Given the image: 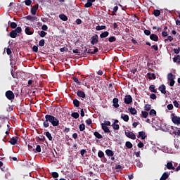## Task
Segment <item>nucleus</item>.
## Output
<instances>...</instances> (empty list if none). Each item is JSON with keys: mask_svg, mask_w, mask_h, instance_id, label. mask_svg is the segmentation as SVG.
Instances as JSON below:
<instances>
[{"mask_svg": "<svg viewBox=\"0 0 180 180\" xmlns=\"http://www.w3.org/2000/svg\"><path fill=\"white\" fill-rule=\"evenodd\" d=\"M50 124H51L53 127H57V126L60 124V121L58 120V119H57V117L51 115H46L45 120H44L43 122V126L44 127H45V129H47V127L50 126Z\"/></svg>", "mask_w": 180, "mask_h": 180, "instance_id": "nucleus-1", "label": "nucleus"}, {"mask_svg": "<svg viewBox=\"0 0 180 180\" xmlns=\"http://www.w3.org/2000/svg\"><path fill=\"white\" fill-rule=\"evenodd\" d=\"M18 33H22V27H17L15 30H13L10 32L9 36L11 39H16L18 37Z\"/></svg>", "mask_w": 180, "mask_h": 180, "instance_id": "nucleus-2", "label": "nucleus"}, {"mask_svg": "<svg viewBox=\"0 0 180 180\" xmlns=\"http://www.w3.org/2000/svg\"><path fill=\"white\" fill-rule=\"evenodd\" d=\"M113 34H115V36H119L120 34V25H117V23L114 22L113 23Z\"/></svg>", "mask_w": 180, "mask_h": 180, "instance_id": "nucleus-3", "label": "nucleus"}, {"mask_svg": "<svg viewBox=\"0 0 180 180\" xmlns=\"http://www.w3.org/2000/svg\"><path fill=\"white\" fill-rule=\"evenodd\" d=\"M5 95L8 101H13V99H15V94H13V91L11 90L6 91Z\"/></svg>", "mask_w": 180, "mask_h": 180, "instance_id": "nucleus-4", "label": "nucleus"}, {"mask_svg": "<svg viewBox=\"0 0 180 180\" xmlns=\"http://www.w3.org/2000/svg\"><path fill=\"white\" fill-rule=\"evenodd\" d=\"M172 122L174 124H176L177 126H179V124H180V117H178V116L175 115V113H172Z\"/></svg>", "mask_w": 180, "mask_h": 180, "instance_id": "nucleus-5", "label": "nucleus"}, {"mask_svg": "<svg viewBox=\"0 0 180 180\" xmlns=\"http://www.w3.org/2000/svg\"><path fill=\"white\" fill-rule=\"evenodd\" d=\"M133 102V97H131L130 95H126L124 98V103L126 105H130Z\"/></svg>", "mask_w": 180, "mask_h": 180, "instance_id": "nucleus-6", "label": "nucleus"}, {"mask_svg": "<svg viewBox=\"0 0 180 180\" xmlns=\"http://www.w3.org/2000/svg\"><path fill=\"white\" fill-rule=\"evenodd\" d=\"M92 81V76H89V78L84 79L82 80V85L84 86H87V88H89V82Z\"/></svg>", "mask_w": 180, "mask_h": 180, "instance_id": "nucleus-7", "label": "nucleus"}, {"mask_svg": "<svg viewBox=\"0 0 180 180\" xmlns=\"http://www.w3.org/2000/svg\"><path fill=\"white\" fill-rule=\"evenodd\" d=\"M125 136H127L128 139H131V140H136V134L130 131H125Z\"/></svg>", "mask_w": 180, "mask_h": 180, "instance_id": "nucleus-8", "label": "nucleus"}, {"mask_svg": "<svg viewBox=\"0 0 180 180\" xmlns=\"http://www.w3.org/2000/svg\"><path fill=\"white\" fill-rule=\"evenodd\" d=\"M25 34H27V36H32L33 33H34V30L30 27H26L25 30Z\"/></svg>", "mask_w": 180, "mask_h": 180, "instance_id": "nucleus-9", "label": "nucleus"}, {"mask_svg": "<svg viewBox=\"0 0 180 180\" xmlns=\"http://www.w3.org/2000/svg\"><path fill=\"white\" fill-rule=\"evenodd\" d=\"M140 137H141V140H146V139H147V135L144 131H141L139 132L138 139H140Z\"/></svg>", "mask_w": 180, "mask_h": 180, "instance_id": "nucleus-10", "label": "nucleus"}, {"mask_svg": "<svg viewBox=\"0 0 180 180\" xmlns=\"http://www.w3.org/2000/svg\"><path fill=\"white\" fill-rule=\"evenodd\" d=\"M39 9V4H35L31 8L32 15H36L37 10Z\"/></svg>", "mask_w": 180, "mask_h": 180, "instance_id": "nucleus-11", "label": "nucleus"}, {"mask_svg": "<svg viewBox=\"0 0 180 180\" xmlns=\"http://www.w3.org/2000/svg\"><path fill=\"white\" fill-rule=\"evenodd\" d=\"M92 49H88L87 54H96V53H98V48L93 46Z\"/></svg>", "mask_w": 180, "mask_h": 180, "instance_id": "nucleus-12", "label": "nucleus"}, {"mask_svg": "<svg viewBox=\"0 0 180 180\" xmlns=\"http://www.w3.org/2000/svg\"><path fill=\"white\" fill-rule=\"evenodd\" d=\"M98 34H94L93 37H91V44H96V43H98Z\"/></svg>", "mask_w": 180, "mask_h": 180, "instance_id": "nucleus-13", "label": "nucleus"}, {"mask_svg": "<svg viewBox=\"0 0 180 180\" xmlns=\"http://www.w3.org/2000/svg\"><path fill=\"white\" fill-rule=\"evenodd\" d=\"M18 140H19V138L18 136L15 137H13L10 139L9 143L12 145V146H15V144L18 143Z\"/></svg>", "mask_w": 180, "mask_h": 180, "instance_id": "nucleus-14", "label": "nucleus"}, {"mask_svg": "<svg viewBox=\"0 0 180 180\" xmlns=\"http://www.w3.org/2000/svg\"><path fill=\"white\" fill-rule=\"evenodd\" d=\"M167 87L164 84H161L159 86V91H160L161 94H163V95H165L167 94Z\"/></svg>", "mask_w": 180, "mask_h": 180, "instance_id": "nucleus-15", "label": "nucleus"}, {"mask_svg": "<svg viewBox=\"0 0 180 180\" xmlns=\"http://www.w3.org/2000/svg\"><path fill=\"white\" fill-rule=\"evenodd\" d=\"M105 154L106 155H108V157H111V160L112 161H113V152L112 151V150L107 149L105 150Z\"/></svg>", "mask_w": 180, "mask_h": 180, "instance_id": "nucleus-16", "label": "nucleus"}, {"mask_svg": "<svg viewBox=\"0 0 180 180\" xmlns=\"http://www.w3.org/2000/svg\"><path fill=\"white\" fill-rule=\"evenodd\" d=\"M77 96H79V98H82L83 99L85 98V92H84L83 91L81 90H78L77 92Z\"/></svg>", "mask_w": 180, "mask_h": 180, "instance_id": "nucleus-17", "label": "nucleus"}, {"mask_svg": "<svg viewBox=\"0 0 180 180\" xmlns=\"http://www.w3.org/2000/svg\"><path fill=\"white\" fill-rule=\"evenodd\" d=\"M150 40H153V41H158V36L155 34H151L150 35Z\"/></svg>", "mask_w": 180, "mask_h": 180, "instance_id": "nucleus-18", "label": "nucleus"}, {"mask_svg": "<svg viewBox=\"0 0 180 180\" xmlns=\"http://www.w3.org/2000/svg\"><path fill=\"white\" fill-rule=\"evenodd\" d=\"M147 76H148V78H149V79H155L157 78V77L155 76V74L154 73L148 72L147 73Z\"/></svg>", "mask_w": 180, "mask_h": 180, "instance_id": "nucleus-19", "label": "nucleus"}, {"mask_svg": "<svg viewBox=\"0 0 180 180\" xmlns=\"http://www.w3.org/2000/svg\"><path fill=\"white\" fill-rule=\"evenodd\" d=\"M114 108H119V99L117 98H113Z\"/></svg>", "mask_w": 180, "mask_h": 180, "instance_id": "nucleus-20", "label": "nucleus"}, {"mask_svg": "<svg viewBox=\"0 0 180 180\" xmlns=\"http://www.w3.org/2000/svg\"><path fill=\"white\" fill-rule=\"evenodd\" d=\"M172 129L173 131V134H175V136H180V130L179 129L177 131H176V129H178V127H175L174 129V127H172Z\"/></svg>", "mask_w": 180, "mask_h": 180, "instance_id": "nucleus-21", "label": "nucleus"}, {"mask_svg": "<svg viewBox=\"0 0 180 180\" xmlns=\"http://www.w3.org/2000/svg\"><path fill=\"white\" fill-rule=\"evenodd\" d=\"M59 18L61 20H63V22H67V20H68V18L64 14H60Z\"/></svg>", "mask_w": 180, "mask_h": 180, "instance_id": "nucleus-22", "label": "nucleus"}, {"mask_svg": "<svg viewBox=\"0 0 180 180\" xmlns=\"http://www.w3.org/2000/svg\"><path fill=\"white\" fill-rule=\"evenodd\" d=\"M45 136L47 137V139H48V140H49V141H53V136H51V134L50 133V131H46L45 134Z\"/></svg>", "mask_w": 180, "mask_h": 180, "instance_id": "nucleus-23", "label": "nucleus"}, {"mask_svg": "<svg viewBox=\"0 0 180 180\" xmlns=\"http://www.w3.org/2000/svg\"><path fill=\"white\" fill-rule=\"evenodd\" d=\"M174 63H176L177 64H180V56L177 55L176 56L173 58Z\"/></svg>", "mask_w": 180, "mask_h": 180, "instance_id": "nucleus-24", "label": "nucleus"}, {"mask_svg": "<svg viewBox=\"0 0 180 180\" xmlns=\"http://www.w3.org/2000/svg\"><path fill=\"white\" fill-rule=\"evenodd\" d=\"M129 110L131 115H137V110L136 108H133L132 107L129 108Z\"/></svg>", "mask_w": 180, "mask_h": 180, "instance_id": "nucleus-25", "label": "nucleus"}, {"mask_svg": "<svg viewBox=\"0 0 180 180\" xmlns=\"http://www.w3.org/2000/svg\"><path fill=\"white\" fill-rule=\"evenodd\" d=\"M108 36H109V32L108 31H105L100 34L101 39H105V37H108Z\"/></svg>", "mask_w": 180, "mask_h": 180, "instance_id": "nucleus-26", "label": "nucleus"}, {"mask_svg": "<svg viewBox=\"0 0 180 180\" xmlns=\"http://www.w3.org/2000/svg\"><path fill=\"white\" fill-rule=\"evenodd\" d=\"M149 89L150 92H153L154 94H157V89H155V85L152 84L149 86Z\"/></svg>", "mask_w": 180, "mask_h": 180, "instance_id": "nucleus-27", "label": "nucleus"}, {"mask_svg": "<svg viewBox=\"0 0 180 180\" xmlns=\"http://www.w3.org/2000/svg\"><path fill=\"white\" fill-rule=\"evenodd\" d=\"M169 174L167 172H164L162 176L160 177V180H167L168 179Z\"/></svg>", "mask_w": 180, "mask_h": 180, "instance_id": "nucleus-28", "label": "nucleus"}, {"mask_svg": "<svg viewBox=\"0 0 180 180\" xmlns=\"http://www.w3.org/2000/svg\"><path fill=\"white\" fill-rule=\"evenodd\" d=\"M167 169H175V167L172 165V162H169L167 164Z\"/></svg>", "mask_w": 180, "mask_h": 180, "instance_id": "nucleus-29", "label": "nucleus"}, {"mask_svg": "<svg viewBox=\"0 0 180 180\" xmlns=\"http://www.w3.org/2000/svg\"><path fill=\"white\" fill-rule=\"evenodd\" d=\"M80 103H81L79 102V101H78L77 98L73 100V105L75 108H79Z\"/></svg>", "mask_w": 180, "mask_h": 180, "instance_id": "nucleus-30", "label": "nucleus"}, {"mask_svg": "<svg viewBox=\"0 0 180 180\" xmlns=\"http://www.w3.org/2000/svg\"><path fill=\"white\" fill-rule=\"evenodd\" d=\"M105 29H106V26H105V25H97L96 27V30H98V31H99V30H105Z\"/></svg>", "mask_w": 180, "mask_h": 180, "instance_id": "nucleus-31", "label": "nucleus"}, {"mask_svg": "<svg viewBox=\"0 0 180 180\" xmlns=\"http://www.w3.org/2000/svg\"><path fill=\"white\" fill-rule=\"evenodd\" d=\"M153 15L156 18H158V16H160V15H161V11L160 10H154L153 11Z\"/></svg>", "mask_w": 180, "mask_h": 180, "instance_id": "nucleus-32", "label": "nucleus"}, {"mask_svg": "<svg viewBox=\"0 0 180 180\" xmlns=\"http://www.w3.org/2000/svg\"><path fill=\"white\" fill-rule=\"evenodd\" d=\"M120 169H122V166L120 165H117L113 171L114 172H120Z\"/></svg>", "mask_w": 180, "mask_h": 180, "instance_id": "nucleus-33", "label": "nucleus"}, {"mask_svg": "<svg viewBox=\"0 0 180 180\" xmlns=\"http://www.w3.org/2000/svg\"><path fill=\"white\" fill-rule=\"evenodd\" d=\"M101 127L103 130L105 131V133H110V130L109 129V127L105 125H101Z\"/></svg>", "mask_w": 180, "mask_h": 180, "instance_id": "nucleus-34", "label": "nucleus"}, {"mask_svg": "<svg viewBox=\"0 0 180 180\" xmlns=\"http://www.w3.org/2000/svg\"><path fill=\"white\" fill-rule=\"evenodd\" d=\"M167 79H168L169 81H171V80H172V79H175V76H174V75L170 72V73H169V74L167 75Z\"/></svg>", "mask_w": 180, "mask_h": 180, "instance_id": "nucleus-35", "label": "nucleus"}, {"mask_svg": "<svg viewBox=\"0 0 180 180\" xmlns=\"http://www.w3.org/2000/svg\"><path fill=\"white\" fill-rule=\"evenodd\" d=\"M125 146L127 148H133V143L130 141H127L125 143Z\"/></svg>", "mask_w": 180, "mask_h": 180, "instance_id": "nucleus-36", "label": "nucleus"}, {"mask_svg": "<svg viewBox=\"0 0 180 180\" xmlns=\"http://www.w3.org/2000/svg\"><path fill=\"white\" fill-rule=\"evenodd\" d=\"M121 118L124 120V122H129V115L122 114Z\"/></svg>", "mask_w": 180, "mask_h": 180, "instance_id": "nucleus-37", "label": "nucleus"}, {"mask_svg": "<svg viewBox=\"0 0 180 180\" xmlns=\"http://www.w3.org/2000/svg\"><path fill=\"white\" fill-rule=\"evenodd\" d=\"M72 117H73L74 119H78V117H79V113L78 112H72L71 114Z\"/></svg>", "mask_w": 180, "mask_h": 180, "instance_id": "nucleus-38", "label": "nucleus"}, {"mask_svg": "<svg viewBox=\"0 0 180 180\" xmlns=\"http://www.w3.org/2000/svg\"><path fill=\"white\" fill-rule=\"evenodd\" d=\"M141 115L142 117H143L144 119H147V117H148V112L146 111H141Z\"/></svg>", "mask_w": 180, "mask_h": 180, "instance_id": "nucleus-39", "label": "nucleus"}, {"mask_svg": "<svg viewBox=\"0 0 180 180\" xmlns=\"http://www.w3.org/2000/svg\"><path fill=\"white\" fill-rule=\"evenodd\" d=\"M94 136H95V137H96V139H103V136H102V135H101V134H99V132H98V131H95V132H94Z\"/></svg>", "mask_w": 180, "mask_h": 180, "instance_id": "nucleus-40", "label": "nucleus"}, {"mask_svg": "<svg viewBox=\"0 0 180 180\" xmlns=\"http://www.w3.org/2000/svg\"><path fill=\"white\" fill-rule=\"evenodd\" d=\"M79 129L80 131H84V130H85V124H80L79 126Z\"/></svg>", "mask_w": 180, "mask_h": 180, "instance_id": "nucleus-41", "label": "nucleus"}, {"mask_svg": "<svg viewBox=\"0 0 180 180\" xmlns=\"http://www.w3.org/2000/svg\"><path fill=\"white\" fill-rule=\"evenodd\" d=\"M10 26L11 29H16V27H18V24H16L15 22H12L10 23Z\"/></svg>", "mask_w": 180, "mask_h": 180, "instance_id": "nucleus-42", "label": "nucleus"}, {"mask_svg": "<svg viewBox=\"0 0 180 180\" xmlns=\"http://www.w3.org/2000/svg\"><path fill=\"white\" fill-rule=\"evenodd\" d=\"M44 44H46V41L44 39H41L39 41V46L40 47H44Z\"/></svg>", "mask_w": 180, "mask_h": 180, "instance_id": "nucleus-43", "label": "nucleus"}, {"mask_svg": "<svg viewBox=\"0 0 180 180\" xmlns=\"http://www.w3.org/2000/svg\"><path fill=\"white\" fill-rule=\"evenodd\" d=\"M149 115L150 116H156L157 115V111H155V110H154V109H152V110H150V111L149 112Z\"/></svg>", "mask_w": 180, "mask_h": 180, "instance_id": "nucleus-44", "label": "nucleus"}, {"mask_svg": "<svg viewBox=\"0 0 180 180\" xmlns=\"http://www.w3.org/2000/svg\"><path fill=\"white\" fill-rule=\"evenodd\" d=\"M98 157H99V158H103V157H105V153L102 150H99L98 153Z\"/></svg>", "mask_w": 180, "mask_h": 180, "instance_id": "nucleus-45", "label": "nucleus"}, {"mask_svg": "<svg viewBox=\"0 0 180 180\" xmlns=\"http://www.w3.org/2000/svg\"><path fill=\"white\" fill-rule=\"evenodd\" d=\"M72 80L74 81V82H76V84H77L78 85H81V82L76 77H73Z\"/></svg>", "mask_w": 180, "mask_h": 180, "instance_id": "nucleus-46", "label": "nucleus"}, {"mask_svg": "<svg viewBox=\"0 0 180 180\" xmlns=\"http://www.w3.org/2000/svg\"><path fill=\"white\" fill-rule=\"evenodd\" d=\"M27 147H28V150H30V151H35V150L34 149H33V147H34V144H28V146H27Z\"/></svg>", "mask_w": 180, "mask_h": 180, "instance_id": "nucleus-47", "label": "nucleus"}, {"mask_svg": "<svg viewBox=\"0 0 180 180\" xmlns=\"http://www.w3.org/2000/svg\"><path fill=\"white\" fill-rule=\"evenodd\" d=\"M84 6L85 8H91V6H92V3L87 0V3L85 4Z\"/></svg>", "mask_w": 180, "mask_h": 180, "instance_id": "nucleus-48", "label": "nucleus"}, {"mask_svg": "<svg viewBox=\"0 0 180 180\" xmlns=\"http://www.w3.org/2000/svg\"><path fill=\"white\" fill-rule=\"evenodd\" d=\"M145 110H146V112L150 111V110L151 109V105L150 104H146L144 107Z\"/></svg>", "mask_w": 180, "mask_h": 180, "instance_id": "nucleus-49", "label": "nucleus"}, {"mask_svg": "<svg viewBox=\"0 0 180 180\" xmlns=\"http://www.w3.org/2000/svg\"><path fill=\"white\" fill-rule=\"evenodd\" d=\"M143 32L146 36H151V31H150L149 30H145Z\"/></svg>", "mask_w": 180, "mask_h": 180, "instance_id": "nucleus-50", "label": "nucleus"}, {"mask_svg": "<svg viewBox=\"0 0 180 180\" xmlns=\"http://www.w3.org/2000/svg\"><path fill=\"white\" fill-rule=\"evenodd\" d=\"M46 34H47V32L44 31H41L39 33L40 37H46Z\"/></svg>", "mask_w": 180, "mask_h": 180, "instance_id": "nucleus-51", "label": "nucleus"}, {"mask_svg": "<svg viewBox=\"0 0 180 180\" xmlns=\"http://www.w3.org/2000/svg\"><path fill=\"white\" fill-rule=\"evenodd\" d=\"M35 150L37 153H41V146H40V145H37Z\"/></svg>", "mask_w": 180, "mask_h": 180, "instance_id": "nucleus-52", "label": "nucleus"}, {"mask_svg": "<svg viewBox=\"0 0 180 180\" xmlns=\"http://www.w3.org/2000/svg\"><path fill=\"white\" fill-rule=\"evenodd\" d=\"M119 129H120V127L119 126V124L113 123V129L114 130H119Z\"/></svg>", "mask_w": 180, "mask_h": 180, "instance_id": "nucleus-53", "label": "nucleus"}, {"mask_svg": "<svg viewBox=\"0 0 180 180\" xmlns=\"http://www.w3.org/2000/svg\"><path fill=\"white\" fill-rule=\"evenodd\" d=\"M32 51H34V53H37L39 51V47L36 45H34L32 47Z\"/></svg>", "mask_w": 180, "mask_h": 180, "instance_id": "nucleus-54", "label": "nucleus"}, {"mask_svg": "<svg viewBox=\"0 0 180 180\" xmlns=\"http://www.w3.org/2000/svg\"><path fill=\"white\" fill-rule=\"evenodd\" d=\"M101 126H110V121H104V123L101 124Z\"/></svg>", "mask_w": 180, "mask_h": 180, "instance_id": "nucleus-55", "label": "nucleus"}, {"mask_svg": "<svg viewBox=\"0 0 180 180\" xmlns=\"http://www.w3.org/2000/svg\"><path fill=\"white\" fill-rule=\"evenodd\" d=\"M51 176H52L53 178H58L59 174H58V172H52V173H51Z\"/></svg>", "mask_w": 180, "mask_h": 180, "instance_id": "nucleus-56", "label": "nucleus"}, {"mask_svg": "<svg viewBox=\"0 0 180 180\" xmlns=\"http://www.w3.org/2000/svg\"><path fill=\"white\" fill-rule=\"evenodd\" d=\"M25 4L27 6H30L32 5V0H25Z\"/></svg>", "mask_w": 180, "mask_h": 180, "instance_id": "nucleus-57", "label": "nucleus"}, {"mask_svg": "<svg viewBox=\"0 0 180 180\" xmlns=\"http://www.w3.org/2000/svg\"><path fill=\"white\" fill-rule=\"evenodd\" d=\"M118 9H119V7L117 6L113 8V16L116 15V12H117Z\"/></svg>", "mask_w": 180, "mask_h": 180, "instance_id": "nucleus-58", "label": "nucleus"}, {"mask_svg": "<svg viewBox=\"0 0 180 180\" xmlns=\"http://www.w3.org/2000/svg\"><path fill=\"white\" fill-rule=\"evenodd\" d=\"M80 154H81L82 157H84V155L85 154H86V150H85V149H82V150H80Z\"/></svg>", "mask_w": 180, "mask_h": 180, "instance_id": "nucleus-59", "label": "nucleus"}, {"mask_svg": "<svg viewBox=\"0 0 180 180\" xmlns=\"http://www.w3.org/2000/svg\"><path fill=\"white\" fill-rule=\"evenodd\" d=\"M49 29V27H47V25H43L42 26H41V30H42V31H46L47 30Z\"/></svg>", "mask_w": 180, "mask_h": 180, "instance_id": "nucleus-60", "label": "nucleus"}, {"mask_svg": "<svg viewBox=\"0 0 180 180\" xmlns=\"http://www.w3.org/2000/svg\"><path fill=\"white\" fill-rule=\"evenodd\" d=\"M39 141L44 142L46 141V137L44 136H40V137L38 138Z\"/></svg>", "mask_w": 180, "mask_h": 180, "instance_id": "nucleus-61", "label": "nucleus"}, {"mask_svg": "<svg viewBox=\"0 0 180 180\" xmlns=\"http://www.w3.org/2000/svg\"><path fill=\"white\" fill-rule=\"evenodd\" d=\"M174 54H179V53H180V47H179L178 49H174Z\"/></svg>", "mask_w": 180, "mask_h": 180, "instance_id": "nucleus-62", "label": "nucleus"}, {"mask_svg": "<svg viewBox=\"0 0 180 180\" xmlns=\"http://www.w3.org/2000/svg\"><path fill=\"white\" fill-rule=\"evenodd\" d=\"M150 99H153L155 100L157 99V95H155V94H151L150 96Z\"/></svg>", "mask_w": 180, "mask_h": 180, "instance_id": "nucleus-63", "label": "nucleus"}, {"mask_svg": "<svg viewBox=\"0 0 180 180\" xmlns=\"http://www.w3.org/2000/svg\"><path fill=\"white\" fill-rule=\"evenodd\" d=\"M174 85H175V80H169V86H174Z\"/></svg>", "mask_w": 180, "mask_h": 180, "instance_id": "nucleus-64", "label": "nucleus"}]
</instances>
